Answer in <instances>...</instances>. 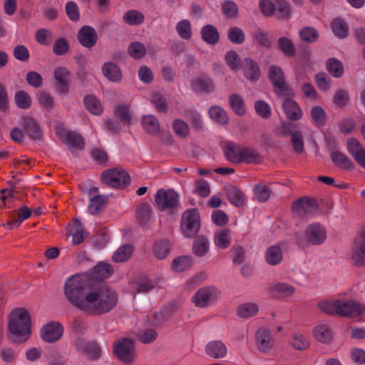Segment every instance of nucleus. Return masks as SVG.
<instances>
[{
    "instance_id": "7",
    "label": "nucleus",
    "mask_w": 365,
    "mask_h": 365,
    "mask_svg": "<svg viewBox=\"0 0 365 365\" xmlns=\"http://www.w3.org/2000/svg\"><path fill=\"white\" fill-rule=\"evenodd\" d=\"M101 181L103 184L110 187H121L129 184L130 176L123 170L113 168L105 170L102 173Z\"/></svg>"
},
{
    "instance_id": "57",
    "label": "nucleus",
    "mask_w": 365,
    "mask_h": 365,
    "mask_svg": "<svg viewBox=\"0 0 365 365\" xmlns=\"http://www.w3.org/2000/svg\"><path fill=\"white\" fill-rule=\"evenodd\" d=\"M252 38L259 45L269 48L272 45V41L268 36V34L259 29L255 30L252 33Z\"/></svg>"
},
{
    "instance_id": "19",
    "label": "nucleus",
    "mask_w": 365,
    "mask_h": 365,
    "mask_svg": "<svg viewBox=\"0 0 365 365\" xmlns=\"http://www.w3.org/2000/svg\"><path fill=\"white\" fill-rule=\"evenodd\" d=\"M53 76L56 81L58 91L67 94L69 91L70 71L65 66H58L54 69Z\"/></svg>"
},
{
    "instance_id": "62",
    "label": "nucleus",
    "mask_w": 365,
    "mask_h": 365,
    "mask_svg": "<svg viewBox=\"0 0 365 365\" xmlns=\"http://www.w3.org/2000/svg\"><path fill=\"white\" fill-rule=\"evenodd\" d=\"M173 128L175 133L180 137L185 138L189 134L187 124L181 119H175L173 123Z\"/></svg>"
},
{
    "instance_id": "38",
    "label": "nucleus",
    "mask_w": 365,
    "mask_h": 365,
    "mask_svg": "<svg viewBox=\"0 0 365 365\" xmlns=\"http://www.w3.org/2000/svg\"><path fill=\"white\" fill-rule=\"evenodd\" d=\"M210 250V242L204 237H197L192 245V252L197 257H203L208 253Z\"/></svg>"
},
{
    "instance_id": "61",
    "label": "nucleus",
    "mask_w": 365,
    "mask_h": 365,
    "mask_svg": "<svg viewBox=\"0 0 365 365\" xmlns=\"http://www.w3.org/2000/svg\"><path fill=\"white\" fill-rule=\"evenodd\" d=\"M312 120L317 125H324L326 120L324 110L320 106H315L311 110Z\"/></svg>"
},
{
    "instance_id": "4",
    "label": "nucleus",
    "mask_w": 365,
    "mask_h": 365,
    "mask_svg": "<svg viewBox=\"0 0 365 365\" xmlns=\"http://www.w3.org/2000/svg\"><path fill=\"white\" fill-rule=\"evenodd\" d=\"M113 351L119 360L128 364L133 363L136 356L134 342L127 338L115 341Z\"/></svg>"
},
{
    "instance_id": "58",
    "label": "nucleus",
    "mask_w": 365,
    "mask_h": 365,
    "mask_svg": "<svg viewBox=\"0 0 365 365\" xmlns=\"http://www.w3.org/2000/svg\"><path fill=\"white\" fill-rule=\"evenodd\" d=\"M225 60L229 68L235 71L240 68V59L238 54L234 51H229L226 53Z\"/></svg>"
},
{
    "instance_id": "64",
    "label": "nucleus",
    "mask_w": 365,
    "mask_h": 365,
    "mask_svg": "<svg viewBox=\"0 0 365 365\" xmlns=\"http://www.w3.org/2000/svg\"><path fill=\"white\" fill-rule=\"evenodd\" d=\"M48 365H64L62 355L56 350H51L46 354Z\"/></svg>"
},
{
    "instance_id": "55",
    "label": "nucleus",
    "mask_w": 365,
    "mask_h": 365,
    "mask_svg": "<svg viewBox=\"0 0 365 365\" xmlns=\"http://www.w3.org/2000/svg\"><path fill=\"white\" fill-rule=\"evenodd\" d=\"M272 290L273 293L283 297H289L295 292V288L293 286L285 283L274 284L272 287Z\"/></svg>"
},
{
    "instance_id": "30",
    "label": "nucleus",
    "mask_w": 365,
    "mask_h": 365,
    "mask_svg": "<svg viewBox=\"0 0 365 365\" xmlns=\"http://www.w3.org/2000/svg\"><path fill=\"white\" fill-rule=\"evenodd\" d=\"M24 120V128L26 133L34 140H39L41 137V129L33 118L26 116L23 118Z\"/></svg>"
},
{
    "instance_id": "21",
    "label": "nucleus",
    "mask_w": 365,
    "mask_h": 365,
    "mask_svg": "<svg viewBox=\"0 0 365 365\" xmlns=\"http://www.w3.org/2000/svg\"><path fill=\"white\" fill-rule=\"evenodd\" d=\"M205 353L213 359H222L227 354V348L222 341L214 340L207 344L205 346Z\"/></svg>"
},
{
    "instance_id": "17",
    "label": "nucleus",
    "mask_w": 365,
    "mask_h": 365,
    "mask_svg": "<svg viewBox=\"0 0 365 365\" xmlns=\"http://www.w3.org/2000/svg\"><path fill=\"white\" fill-rule=\"evenodd\" d=\"M314 338L319 342L329 344L334 339V331L331 326L326 322H320L312 329Z\"/></svg>"
},
{
    "instance_id": "2",
    "label": "nucleus",
    "mask_w": 365,
    "mask_h": 365,
    "mask_svg": "<svg viewBox=\"0 0 365 365\" xmlns=\"http://www.w3.org/2000/svg\"><path fill=\"white\" fill-rule=\"evenodd\" d=\"M9 329L15 339L24 341L31 336V319L28 312L22 308L14 309L9 316Z\"/></svg>"
},
{
    "instance_id": "23",
    "label": "nucleus",
    "mask_w": 365,
    "mask_h": 365,
    "mask_svg": "<svg viewBox=\"0 0 365 365\" xmlns=\"http://www.w3.org/2000/svg\"><path fill=\"white\" fill-rule=\"evenodd\" d=\"M102 72L104 76L112 82H118L122 79L121 70L117 64L108 61L102 66Z\"/></svg>"
},
{
    "instance_id": "27",
    "label": "nucleus",
    "mask_w": 365,
    "mask_h": 365,
    "mask_svg": "<svg viewBox=\"0 0 365 365\" xmlns=\"http://www.w3.org/2000/svg\"><path fill=\"white\" fill-rule=\"evenodd\" d=\"M264 258L266 262L269 265L279 264L283 259L282 248L277 245H272L267 250Z\"/></svg>"
},
{
    "instance_id": "1",
    "label": "nucleus",
    "mask_w": 365,
    "mask_h": 365,
    "mask_svg": "<svg viewBox=\"0 0 365 365\" xmlns=\"http://www.w3.org/2000/svg\"><path fill=\"white\" fill-rule=\"evenodd\" d=\"M64 294L73 307L91 314H103L112 310L118 301L116 292L106 286L87 290L86 281L78 275L68 279Z\"/></svg>"
},
{
    "instance_id": "13",
    "label": "nucleus",
    "mask_w": 365,
    "mask_h": 365,
    "mask_svg": "<svg viewBox=\"0 0 365 365\" xmlns=\"http://www.w3.org/2000/svg\"><path fill=\"white\" fill-rule=\"evenodd\" d=\"M351 257L357 264H363L365 260V225L356 237L351 252Z\"/></svg>"
},
{
    "instance_id": "26",
    "label": "nucleus",
    "mask_w": 365,
    "mask_h": 365,
    "mask_svg": "<svg viewBox=\"0 0 365 365\" xmlns=\"http://www.w3.org/2000/svg\"><path fill=\"white\" fill-rule=\"evenodd\" d=\"M192 89L197 93H207L214 90L212 80L203 78H195L191 82Z\"/></svg>"
},
{
    "instance_id": "32",
    "label": "nucleus",
    "mask_w": 365,
    "mask_h": 365,
    "mask_svg": "<svg viewBox=\"0 0 365 365\" xmlns=\"http://www.w3.org/2000/svg\"><path fill=\"white\" fill-rule=\"evenodd\" d=\"M259 305L255 302H247L240 305L237 309V314L240 318H250L258 313Z\"/></svg>"
},
{
    "instance_id": "3",
    "label": "nucleus",
    "mask_w": 365,
    "mask_h": 365,
    "mask_svg": "<svg viewBox=\"0 0 365 365\" xmlns=\"http://www.w3.org/2000/svg\"><path fill=\"white\" fill-rule=\"evenodd\" d=\"M200 228V220L197 212L194 209L185 211L180 222L182 235L186 237L192 238L196 236Z\"/></svg>"
},
{
    "instance_id": "52",
    "label": "nucleus",
    "mask_w": 365,
    "mask_h": 365,
    "mask_svg": "<svg viewBox=\"0 0 365 365\" xmlns=\"http://www.w3.org/2000/svg\"><path fill=\"white\" fill-rule=\"evenodd\" d=\"M240 155L239 163H255L259 161V155L253 148L242 147Z\"/></svg>"
},
{
    "instance_id": "6",
    "label": "nucleus",
    "mask_w": 365,
    "mask_h": 365,
    "mask_svg": "<svg viewBox=\"0 0 365 365\" xmlns=\"http://www.w3.org/2000/svg\"><path fill=\"white\" fill-rule=\"evenodd\" d=\"M56 133L62 143L67 145L71 151L82 150L84 147L83 137L75 133L67 130L63 124H58L56 127Z\"/></svg>"
},
{
    "instance_id": "11",
    "label": "nucleus",
    "mask_w": 365,
    "mask_h": 365,
    "mask_svg": "<svg viewBox=\"0 0 365 365\" xmlns=\"http://www.w3.org/2000/svg\"><path fill=\"white\" fill-rule=\"evenodd\" d=\"M327 236L325 227L319 223L307 225L304 232L306 242L314 245L322 244L326 240Z\"/></svg>"
},
{
    "instance_id": "60",
    "label": "nucleus",
    "mask_w": 365,
    "mask_h": 365,
    "mask_svg": "<svg viewBox=\"0 0 365 365\" xmlns=\"http://www.w3.org/2000/svg\"><path fill=\"white\" fill-rule=\"evenodd\" d=\"M113 272L110 264L100 263L94 267L93 273L97 278L103 279L108 277Z\"/></svg>"
},
{
    "instance_id": "44",
    "label": "nucleus",
    "mask_w": 365,
    "mask_h": 365,
    "mask_svg": "<svg viewBox=\"0 0 365 365\" xmlns=\"http://www.w3.org/2000/svg\"><path fill=\"white\" fill-rule=\"evenodd\" d=\"M107 197L104 195H96L92 197L88 203V210L90 214L96 215L106 205Z\"/></svg>"
},
{
    "instance_id": "47",
    "label": "nucleus",
    "mask_w": 365,
    "mask_h": 365,
    "mask_svg": "<svg viewBox=\"0 0 365 365\" xmlns=\"http://www.w3.org/2000/svg\"><path fill=\"white\" fill-rule=\"evenodd\" d=\"M179 36L184 40H189L192 35L190 21L188 19H182L178 21L175 26Z\"/></svg>"
},
{
    "instance_id": "59",
    "label": "nucleus",
    "mask_w": 365,
    "mask_h": 365,
    "mask_svg": "<svg viewBox=\"0 0 365 365\" xmlns=\"http://www.w3.org/2000/svg\"><path fill=\"white\" fill-rule=\"evenodd\" d=\"M255 196L259 202L267 201L271 195V190L265 185L258 184L254 188Z\"/></svg>"
},
{
    "instance_id": "14",
    "label": "nucleus",
    "mask_w": 365,
    "mask_h": 365,
    "mask_svg": "<svg viewBox=\"0 0 365 365\" xmlns=\"http://www.w3.org/2000/svg\"><path fill=\"white\" fill-rule=\"evenodd\" d=\"M339 316L345 317H356L362 314L364 307L353 300L339 299Z\"/></svg>"
},
{
    "instance_id": "10",
    "label": "nucleus",
    "mask_w": 365,
    "mask_h": 365,
    "mask_svg": "<svg viewBox=\"0 0 365 365\" xmlns=\"http://www.w3.org/2000/svg\"><path fill=\"white\" fill-rule=\"evenodd\" d=\"M255 344L260 352H269L274 346V336L272 332L264 327L258 329L255 334Z\"/></svg>"
},
{
    "instance_id": "56",
    "label": "nucleus",
    "mask_w": 365,
    "mask_h": 365,
    "mask_svg": "<svg viewBox=\"0 0 365 365\" xmlns=\"http://www.w3.org/2000/svg\"><path fill=\"white\" fill-rule=\"evenodd\" d=\"M291 143L296 153H302L304 151V140L302 130L292 131Z\"/></svg>"
},
{
    "instance_id": "33",
    "label": "nucleus",
    "mask_w": 365,
    "mask_h": 365,
    "mask_svg": "<svg viewBox=\"0 0 365 365\" xmlns=\"http://www.w3.org/2000/svg\"><path fill=\"white\" fill-rule=\"evenodd\" d=\"M331 159L336 167L341 169H351L354 166L353 162L351 159L344 153L339 151L332 152L331 154Z\"/></svg>"
},
{
    "instance_id": "22",
    "label": "nucleus",
    "mask_w": 365,
    "mask_h": 365,
    "mask_svg": "<svg viewBox=\"0 0 365 365\" xmlns=\"http://www.w3.org/2000/svg\"><path fill=\"white\" fill-rule=\"evenodd\" d=\"M242 69L245 78L252 82L257 81L260 76V70L257 62L251 58H245L242 63Z\"/></svg>"
},
{
    "instance_id": "9",
    "label": "nucleus",
    "mask_w": 365,
    "mask_h": 365,
    "mask_svg": "<svg viewBox=\"0 0 365 365\" xmlns=\"http://www.w3.org/2000/svg\"><path fill=\"white\" fill-rule=\"evenodd\" d=\"M63 327L58 322H50L43 325L41 329L40 335L42 340L47 343H54L63 336Z\"/></svg>"
},
{
    "instance_id": "50",
    "label": "nucleus",
    "mask_w": 365,
    "mask_h": 365,
    "mask_svg": "<svg viewBox=\"0 0 365 365\" xmlns=\"http://www.w3.org/2000/svg\"><path fill=\"white\" fill-rule=\"evenodd\" d=\"M327 68L329 73L334 78H339L344 74V66L337 58H329L327 62Z\"/></svg>"
},
{
    "instance_id": "53",
    "label": "nucleus",
    "mask_w": 365,
    "mask_h": 365,
    "mask_svg": "<svg viewBox=\"0 0 365 365\" xmlns=\"http://www.w3.org/2000/svg\"><path fill=\"white\" fill-rule=\"evenodd\" d=\"M128 52L133 58L141 59L145 56L146 48L143 43L135 41L130 44Z\"/></svg>"
},
{
    "instance_id": "28",
    "label": "nucleus",
    "mask_w": 365,
    "mask_h": 365,
    "mask_svg": "<svg viewBox=\"0 0 365 365\" xmlns=\"http://www.w3.org/2000/svg\"><path fill=\"white\" fill-rule=\"evenodd\" d=\"M208 115L212 120L219 125H226L229 122V117L227 112L220 106H211L209 108Z\"/></svg>"
},
{
    "instance_id": "12",
    "label": "nucleus",
    "mask_w": 365,
    "mask_h": 365,
    "mask_svg": "<svg viewBox=\"0 0 365 365\" xmlns=\"http://www.w3.org/2000/svg\"><path fill=\"white\" fill-rule=\"evenodd\" d=\"M73 345L78 352L88 359H96L101 356V349L95 341L78 338L74 341Z\"/></svg>"
},
{
    "instance_id": "63",
    "label": "nucleus",
    "mask_w": 365,
    "mask_h": 365,
    "mask_svg": "<svg viewBox=\"0 0 365 365\" xmlns=\"http://www.w3.org/2000/svg\"><path fill=\"white\" fill-rule=\"evenodd\" d=\"M275 11L280 18H288L291 14L289 4L284 0H277L275 2Z\"/></svg>"
},
{
    "instance_id": "25",
    "label": "nucleus",
    "mask_w": 365,
    "mask_h": 365,
    "mask_svg": "<svg viewBox=\"0 0 365 365\" xmlns=\"http://www.w3.org/2000/svg\"><path fill=\"white\" fill-rule=\"evenodd\" d=\"M86 110L94 115H101L103 112V106L101 101L93 95H88L83 99Z\"/></svg>"
},
{
    "instance_id": "34",
    "label": "nucleus",
    "mask_w": 365,
    "mask_h": 365,
    "mask_svg": "<svg viewBox=\"0 0 365 365\" xmlns=\"http://www.w3.org/2000/svg\"><path fill=\"white\" fill-rule=\"evenodd\" d=\"M152 208L150 204L143 202L139 204L135 210L138 221L141 225H146L151 217Z\"/></svg>"
},
{
    "instance_id": "41",
    "label": "nucleus",
    "mask_w": 365,
    "mask_h": 365,
    "mask_svg": "<svg viewBox=\"0 0 365 365\" xmlns=\"http://www.w3.org/2000/svg\"><path fill=\"white\" fill-rule=\"evenodd\" d=\"M16 106L20 108L26 110L29 108L32 104V100L29 94L25 91H18L14 96Z\"/></svg>"
},
{
    "instance_id": "45",
    "label": "nucleus",
    "mask_w": 365,
    "mask_h": 365,
    "mask_svg": "<svg viewBox=\"0 0 365 365\" xmlns=\"http://www.w3.org/2000/svg\"><path fill=\"white\" fill-rule=\"evenodd\" d=\"M230 235L228 230H222L215 233L214 243L218 248H227L230 245Z\"/></svg>"
},
{
    "instance_id": "8",
    "label": "nucleus",
    "mask_w": 365,
    "mask_h": 365,
    "mask_svg": "<svg viewBox=\"0 0 365 365\" xmlns=\"http://www.w3.org/2000/svg\"><path fill=\"white\" fill-rule=\"evenodd\" d=\"M155 202L160 210L173 209L178 205L179 195L173 190L160 189L155 194Z\"/></svg>"
},
{
    "instance_id": "37",
    "label": "nucleus",
    "mask_w": 365,
    "mask_h": 365,
    "mask_svg": "<svg viewBox=\"0 0 365 365\" xmlns=\"http://www.w3.org/2000/svg\"><path fill=\"white\" fill-rule=\"evenodd\" d=\"M69 234L72 236V244L74 245L81 244L87 237V233L78 221H76L71 227Z\"/></svg>"
},
{
    "instance_id": "15",
    "label": "nucleus",
    "mask_w": 365,
    "mask_h": 365,
    "mask_svg": "<svg viewBox=\"0 0 365 365\" xmlns=\"http://www.w3.org/2000/svg\"><path fill=\"white\" fill-rule=\"evenodd\" d=\"M317 210V202L313 199H299L292 205L293 214L299 217H304L313 214Z\"/></svg>"
},
{
    "instance_id": "5",
    "label": "nucleus",
    "mask_w": 365,
    "mask_h": 365,
    "mask_svg": "<svg viewBox=\"0 0 365 365\" xmlns=\"http://www.w3.org/2000/svg\"><path fill=\"white\" fill-rule=\"evenodd\" d=\"M220 292L214 287H204L192 296V302L197 307H206L215 304L220 297Z\"/></svg>"
},
{
    "instance_id": "43",
    "label": "nucleus",
    "mask_w": 365,
    "mask_h": 365,
    "mask_svg": "<svg viewBox=\"0 0 365 365\" xmlns=\"http://www.w3.org/2000/svg\"><path fill=\"white\" fill-rule=\"evenodd\" d=\"M318 308L331 315H339V299L324 300L318 303Z\"/></svg>"
},
{
    "instance_id": "39",
    "label": "nucleus",
    "mask_w": 365,
    "mask_h": 365,
    "mask_svg": "<svg viewBox=\"0 0 365 365\" xmlns=\"http://www.w3.org/2000/svg\"><path fill=\"white\" fill-rule=\"evenodd\" d=\"M142 125L145 131L150 135H155L160 131L159 122L153 115H145L142 118Z\"/></svg>"
},
{
    "instance_id": "46",
    "label": "nucleus",
    "mask_w": 365,
    "mask_h": 365,
    "mask_svg": "<svg viewBox=\"0 0 365 365\" xmlns=\"http://www.w3.org/2000/svg\"><path fill=\"white\" fill-rule=\"evenodd\" d=\"M123 21L130 26H138L141 24L145 19L143 14L138 10L128 11L123 17Z\"/></svg>"
},
{
    "instance_id": "35",
    "label": "nucleus",
    "mask_w": 365,
    "mask_h": 365,
    "mask_svg": "<svg viewBox=\"0 0 365 365\" xmlns=\"http://www.w3.org/2000/svg\"><path fill=\"white\" fill-rule=\"evenodd\" d=\"M202 39L207 43L214 45L219 41L220 36L217 29L210 24L202 27L201 30Z\"/></svg>"
},
{
    "instance_id": "31",
    "label": "nucleus",
    "mask_w": 365,
    "mask_h": 365,
    "mask_svg": "<svg viewBox=\"0 0 365 365\" xmlns=\"http://www.w3.org/2000/svg\"><path fill=\"white\" fill-rule=\"evenodd\" d=\"M242 149V147L233 142L226 143L224 153L227 160L232 163H239Z\"/></svg>"
},
{
    "instance_id": "29",
    "label": "nucleus",
    "mask_w": 365,
    "mask_h": 365,
    "mask_svg": "<svg viewBox=\"0 0 365 365\" xmlns=\"http://www.w3.org/2000/svg\"><path fill=\"white\" fill-rule=\"evenodd\" d=\"M192 264L193 259L191 256H179L173 259L171 263V268L175 272H182L190 268Z\"/></svg>"
},
{
    "instance_id": "16",
    "label": "nucleus",
    "mask_w": 365,
    "mask_h": 365,
    "mask_svg": "<svg viewBox=\"0 0 365 365\" xmlns=\"http://www.w3.org/2000/svg\"><path fill=\"white\" fill-rule=\"evenodd\" d=\"M346 148L357 164L365 168V148L359 140L350 138L346 141Z\"/></svg>"
},
{
    "instance_id": "18",
    "label": "nucleus",
    "mask_w": 365,
    "mask_h": 365,
    "mask_svg": "<svg viewBox=\"0 0 365 365\" xmlns=\"http://www.w3.org/2000/svg\"><path fill=\"white\" fill-rule=\"evenodd\" d=\"M268 74L269 78L277 93L281 94L282 92L287 91L285 77L281 67L277 65L271 66L269 68Z\"/></svg>"
},
{
    "instance_id": "42",
    "label": "nucleus",
    "mask_w": 365,
    "mask_h": 365,
    "mask_svg": "<svg viewBox=\"0 0 365 365\" xmlns=\"http://www.w3.org/2000/svg\"><path fill=\"white\" fill-rule=\"evenodd\" d=\"M134 248L130 245L120 247L113 255V260L115 262H123L128 260L133 255Z\"/></svg>"
},
{
    "instance_id": "20",
    "label": "nucleus",
    "mask_w": 365,
    "mask_h": 365,
    "mask_svg": "<svg viewBox=\"0 0 365 365\" xmlns=\"http://www.w3.org/2000/svg\"><path fill=\"white\" fill-rule=\"evenodd\" d=\"M78 39L84 47L91 48L97 41L96 31L91 26H83L78 31Z\"/></svg>"
},
{
    "instance_id": "48",
    "label": "nucleus",
    "mask_w": 365,
    "mask_h": 365,
    "mask_svg": "<svg viewBox=\"0 0 365 365\" xmlns=\"http://www.w3.org/2000/svg\"><path fill=\"white\" fill-rule=\"evenodd\" d=\"M289 343L297 350H305L309 346L307 338L299 332H294L292 334Z\"/></svg>"
},
{
    "instance_id": "49",
    "label": "nucleus",
    "mask_w": 365,
    "mask_h": 365,
    "mask_svg": "<svg viewBox=\"0 0 365 365\" xmlns=\"http://www.w3.org/2000/svg\"><path fill=\"white\" fill-rule=\"evenodd\" d=\"M331 27L334 34L340 38H345L348 34V26L346 22L340 18L334 19L331 23Z\"/></svg>"
},
{
    "instance_id": "24",
    "label": "nucleus",
    "mask_w": 365,
    "mask_h": 365,
    "mask_svg": "<svg viewBox=\"0 0 365 365\" xmlns=\"http://www.w3.org/2000/svg\"><path fill=\"white\" fill-rule=\"evenodd\" d=\"M284 111L288 118L297 120L302 115V110L297 103L291 98L285 99L282 103Z\"/></svg>"
},
{
    "instance_id": "40",
    "label": "nucleus",
    "mask_w": 365,
    "mask_h": 365,
    "mask_svg": "<svg viewBox=\"0 0 365 365\" xmlns=\"http://www.w3.org/2000/svg\"><path fill=\"white\" fill-rule=\"evenodd\" d=\"M279 50L287 56L293 57L296 54V48L291 39L282 36L277 40Z\"/></svg>"
},
{
    "instance_id": "36",
    "label": "nucleus",
    "mask_w": 365,
    "mask_h": 365,
    "mask_svg": "<svg viewBox=\"0 0 365 365\" xmlns=\"http://www.w3.org/2000/svg\"><path fill=\"white\" fill-rule=\"evenodd\" d=\"M170 247L171 244L168 240H160L154 244L153 253L157 259H163L168 255Z\"/></svg>"
},
{
    "instance_id": "54",
    "label": "nucleus",
    "mask_w": 365,
    "mask_h": 365,
    "mask_svg": "<svg viewBox=\"0 0 365 365\" xmlns=\"http://www.w3.org/2000/svg\"><path fill=\"white\" fill-rule=\"evenodd\" d=\"M230 105L233 111L239 115H242L245 113V106L241 96L237 94H232L229 99Z\"/></svg>"
},
{
    "instance_id": "51",
    "label": "nucleus",
    "mask_w": 365,
    "mask_h": 365,
    "mask_svg": "<svg viewBox=\"0 0 365 365\" xmlns=\"http://www.w3.org/2000/svg\"><path fill=\"white\" fill-rule=\"evenodd\" d=\"M227 195L230 202L237 207H241L245 201L243 192L235 187H230L227 190Z\"/></svg>"
}]
</instances>
